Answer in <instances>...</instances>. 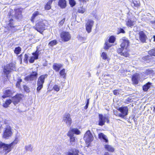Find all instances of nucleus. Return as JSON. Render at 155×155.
I'll return each instance as SVG.
<instances>
[{
  "mask_svg": "<svg viewBox=\"0 0 155 155\" xmlns=\"http://www.w3.org/2000/svg\"><path fill=\"white\" fill-rule=\"evenodd\" d=\"M101 56L104 60H106L107 58V54L104 52L102 53Z\"/></svg>",
  "mask_w": 155,
  "mask_h": 155,
  "instance_id": "obj_42",
  "label": "nucleus"
},
{
  "mask_svg": "<svg viewBox=\"0 0 155 155\" xmlns=\"http://www.w3.org/2000/svg\"><path fill=\"white\" fill-rule=\"evenodd\" d=\"M1 126L0 127V128H1Z\"/></svg>",
  "mask_w": 155,
  "mask_h": 155,
  "instance_id": "obj_60",
  "label": "nucleus"
},
{
  "mask_svg": "<svg viewBox=\"0 0 155 155\" xmlns=\"http://www.w3.org/2000/svg\"><path fill=\"white\" fill-rule=\"evenodd\" d=\"M63 120L66 124L70 126L72 124V119L70 114H66L63 117Z\"/></svg>",
  "mask_w": 155,
  "mask_h": 155,
  "instance_id": "obj_14",
  "label": "nucleus"
},
{
  "mask_svg": "<svg viewBox=\"0 0 155 155\" xmlns=\"http://www.w3.org/2000/svg\"><path fill=\"white\" fill-rule=\"evenodd\" d=\"M28 56L26 54H25L24 55V61L26 63H28Z\"/></svg>",
  "mask_w": 155,
  "mask_h": 155,
  "instance_id": "obj_46",
  "label": "nucleus"
},
{
  "mask_svg": "<svg viewBox=\"0 0 155 155\" xmlns=\"http://www.w3.org/2000/svg\"><path fill=\"white\" fill-rule=\"evenodd\" d=\"M89 0H79V1L80 3H85L87 2H88Z\"/></svg>",
  "mask_w": 155,
  "mask_h": 155,
  "instance_id": "obj_53",
  "label": "nucleus"
},
{
  "mask_svg": "<svg viewBox=\"0 0 155 155\" xmlns=\"http://www.w3.org/2000/svg\"><path fill=\"white\" fill-rule=\"evenodd\" d=\"M153 112H155V106H153Z\"/></svg>",
  "mask_w": 155,
  "mask_h": 155,
  "instance_id": "obj_58",
  "label": "nucleus"
},
{
  "mask_svg": "<svg viewBox=\"0 0 155 155\" xmlns=\"http://www.w3.org/2000/svg\"><path fill=\"white\" fill-rule=\"evenodd\" d=\"M151 23L152 24H154L155 25V20H154V21H151Z\"/></svg>",
  "mask_w": 155,
  "mask_h": 155,
  "instance_id": "obj_57",
  "label": "nucleus"
},
{
  "mask_svg": "<svg viewBox=\"0 0 155 155\" xmlns=\"http://www.w3.org/2000/svg\"><path fill=\"white\" fill-rule=\"evenodd\" d=\"M38 75L37 71H32L31 73L28 76L26 77L24 79L26 81H33L37 78Z\"/></svg>",
  "mask_w": 155,
  "mask_h": 155,
  "instance_id": "obj_11",
  "label": "nucleus"
},
{
  "mask_svg": "<svg viewBox=\"0 0 155 155\" xmlns=\"http://www.w3.org/2000/svg\"><path fill=\"white\" fill-rule=\"evenodd\" d=\"M52 89L55 91L58 92L60 90V87L58 85L55 84L53 86Z\"/></svg>",
  "mask_w": 155,
  "mask_h": 155,
  "instance_id": "obj_41",
  "label": "nucleus"
},
{
  "mask_svg": "<svg viewBox=\"0 0 155 155\" xmlns=\"http://www.w3.org/2000/svg\"><path fill=\"white\" fill-rule=\"evenodd\" d=\"M18 142L17 138H15L14 140L9 144L5 143L2 142H0V149H3V151L5 154H7L12 151L13 148V145L16 144Z\"/></svg>",
  "mask_w": 155,
  "mask_h": 155,
  "instance_id": "obj_2",
  "label": "nucleus"
},
{
  "mask_svg": "<svg viewBox=\"0 0 155 155\" xmlns=\"http://www.w3.org/2000/svg\"><path fill=\"white\" fill-rule=\"evenodd\" d=\"M68 132L70 133H72V134H75L76 135H79L81 133L80 131L77 128L71 129H70Z\"/></svg>",
  "mask_w": 155,
  "mask_h": 155,
  "instance_id": "obj_22",
  "label": "nucleus"
},
{
  "mask_svg": "<svg viewBox=\"0 0 155 155\" xmlns=\"http://www.w3.org/2000/svg\"><path fill=\"white\" fill-rule=\"evenodd\" d=\"M104 148L106 150L110 152H114L115 150L114 147L109 144H105L104 146Z\"/></svg>",
  "mask_w": 155,
  "mask_h": 155,
  "instance_id": "obj_21",
  "label": "nucleus"
},
{
  "mask_svg": "<svg viewBox=\"0 0 155 155\" xmlns=\"http://www.w3.org/2000/svg\"><path fill=\"white\" fill-rule=\"evenodd\" d=\"M8 25L11 28H15V26L14 25V21L13 19H10L9 21V23L8 24Z\"/></svg>",
  "mask_w": 155,
  "mask_h": 155,
  "instance_id": "obj_34",
  "label": "nucleus"
},
{
  "mask_svg": "<svg viewBox=\"0 0 155 155\" xmlns=\"http://www.w3.org/2000/svg\"><path fill=\"white\" fill-rule=\"evenodd\" d=\"M24 97L23 94L21 93H17L12 98V102L15 105H16L22 100Z\"/></svg>",
  "mask_w": 155,
  "mask_h": 155,
  "instance_id": "obj_8",
  "label": "nucleus"
},
{
  "mask_svg": "<svg viewBox=\"0 0 155 155\" xmlns=\"http://www.w3.org/2000/svg\"><path fill=\"white\" fill-rule=\"evenodd\" d=\"M139 35V39L142 43L146 42L147 38V36L143 31H140L138 33Z\"/></svg>",
  "mask_w": 155,
  "mask_h": 155,
  "instance_id": "obj_16",
  "label": "nucleus"
},
{
  "mask_svg": "<svg viewBox=\"0 0 155 155\" xmlns=\"http://www.w3.org/2000/svg\"><path fill=\"white\" fill-rule=\"evenodd\" d=\"M94 138L93 135L90 130L87 131L84 135V139L86 143L87 144V147L90 146L91 143L93 141Z\"/></svg>",
  "mask_w": 155,
  "mask_h": 155,
  "instance_id": "obj_6",
  "label": "nucleus"
},
{
  "mask_svg": "<svg viewBox=\"0 0 155 155\" xmlns=\"http://www.w3.org/2000/svg\"><path fill=\"white\" fill-rule=\"evenodd\" d=\"M22 54H20V55H19L18 56V58H19L21 60V61L22 60Z\"/></svg>",
  "mask_w": 155,
  "mask_h": 155,
  "instance_id": "obj_55",
  "label": "nucleus"
},
{
  "mask_svg": "<svg viewBox=\"0 0 155 155\" xmlns=\"http://www.w3.org/2000/svg\"><path fill=\"white\" fill-rule=\"evenodd\" d=\"M40 14V13L38 11H35L32 14L30 20L32 23H34L35 22V18L37 16Z\"/></svg>",
  "mask_w": 155,
  "mask_h": 155,
  "instance_id": "obj_23",
  "label": "nucleus"
},
{
  "mask_svg": "<svg viewBox=\"0 0 155 155\" xmlns=\"http://www.w3.org/2000/svg\"><path fill=\"white\" fill-rule=\"evenodd\" d=\"M133 100L132 98L130 97H128L126 100V103L127 104H128L130 103L133 102Z\"/></svg>",
  "mask_w": 155,
  "mask_h": 155,
  "instance_id": "obj_49",
  "label": "nucleus"
},
{
  "mask_svg": "<svg viewBox=\"0 0 155 155\" xmlns=\"http://www.w3.org/2000/svg\"><path fill=\"white\" fill-rule=\"evenodd\" d=\"M152 84V83L148 82L146 84L144 85L142 87L143 90L145 92L147 91L150 88Z\"/></svg>",
  "mask_w": 155,
  "mask_h": 155,
  "instance_id": "obj_24",
  "label": "nucleus"
},
{
  "mask_svg": "<svg viewBox=\"0 0 155 155\" xmlns=\"http://www.w3.org/2000/svg\"><path fill=\"white\" fill-rule=\"evenodd\" d=\"M58 5L61 8H64L67 6L66 1L65 0H59Z\"/></svg>",
  "mask_w": 155,
  "mask_h": 155,
  "instance_id": "obj_20",
  "label": "nucleus"
},
{
  "mask_svg": "<svg viewBox=\"0 0 155 155\" xmlns=\"http://www.w3.org/2000/svg\"><path fill=\"white\" fill-rule=\"evenodd\" d=\"M153 72L152 70H150L149 69H147L145 72V74L147 75H148L152 74Z\"/></svg>",
  "mask_w": 155,
  "mask_h": 155,
  "instance_id": "obj_47",
  "label": "nucleus"
},
{
  "mask_svg": "<svg viewBox=\"0 0 155 155\" xmlns=\"http://www.w3.org/2000/svg\"><path fill=\"white\" fill-rule=\"evenodd\" d=\"M134 6L136 7H138L140 6V3H137V2H133Z\"/></svg>",
  "mask_w": 155,
  "mask_h": 155,
  "instance_id": "obj_52",
  "label": "nucleus"
},
{
  "mask_svg": "<svg viewBox=\"0 0 155 155\" xmlns=\"http://www.w3.org/2000/svg\"><path fill=\"white\" fill-rule=\"evenodd\" d=\"M153 41H155V35H154L153 36Z\"/></svg>",
  "mask_w": 155,
  "mask_h": 155,
  "instance_id": "obj_59",
  "label": "nucleus"
},
{
  "mask_svg": "<svg viewBox=\"0 0 155 155\" xmlns=\"http://www.w3.org/2000/svg\"><path fill=\"white\" fill-rule=\"evenodd\" d=\"M71 150L72 152H68L67 155H79V150L77 149H71Z\"/></svg>",
  "mask_w": 155,
  "mask_h": 155,
  "instance_id": "obj_26",
  "label": "nucleus"
},
{
  "mask_svg": "<svg viewBox=\"0 0 155 155\" xmlns=\"http://www.w3.org/2000/svg\"><path fill=\"white\" fill-rule=\"evenodd\" d=\"M35 60H36V59L33 56H31L29 60V61L30 63H32L34 62Z\"/></svg>",
  "mask_w": 155,
  "mask_h": 155,
  "instance_id": "obj_48",
  "label": "nucleus"
},
{
  "mask_svg": "<svg viewBox=\"0 0 155 155\" xmlns=\"http://www.w3.org/2000/svg\"><path fill=\"white\" fill-rule=\"evenodd\" d=\"M98 138L100 140H103L106 143L108 142V140L107 136L103 133H101L98 134Z\"/></svg>",
  "mask_w": 155,
  "mask_h": 155,
  "instance_id": "obj_18",
  "label": "nucleus"
},
{
  "mask_svg": "<svg viewBox=\"0 0 155 155\" xmlns=\"http://www.w3.org/2000/svg\"><path fill=\"white\" fill-rule=\"evenodd\" d=\"M117 91L118 90H114L113 91L114 94L115 95H117Z\"/></svg>",
  "mask_w": 155,
  "mask_h": 155,
  "instance_id": "obj_54",
  "label": "nucleus"
},
{
  "mask_svg": "<svg viewBox=\"0 0 155 155\" xmlns=\"http://www.w3.org/2000/svg\"><path fill=\"white\" fill-rule=\"evenodd\" d=\"M99 120L98 124L100 126H103L105 124L106 121L107 123L110 122L109 117L108 116H104L102 114L98 115Z\"/></svg>",
  "mask_w": 155,
  "mask_h": 155,
  "instance_id": "obj_9",
  "label": "nucleus"
},
{
  "mask_svg": "<svg viewBox=\"0 0 155 155\" xmlns=\"http://www.w3.org/2000/svg\"><path fill=\"white\" fill-rule=\"evenodd\" d=\"M60 37L64 42H67L71 40V36L69 32L63 31L60 33Z\"/></svg>",
  "mask_w": 155,
  "mask_h": 155,
  "instance_id": "obj_7",
  "label": "nucleus"
},
{
  "mask_svg": "<svg viewBox=\"0 0 155 155\" xmlns=\"http://www.w3.org/2000/svg\"><path fill=\"white\" fill-rule=\"evenodd\" d=\"M15 18L17 19H18L22 18V12L19 10H16L15 15Z\"/></svg>",
  "mask_w": 155,
  "mask_h": 155,
  "instance_id": "obj_25",
  "label": "nucleus"
},
{
  "mask_svg": "<svg viewBox=\"0 0 155 155\" xmlns=\"http://www.w3.org/2000/svg\"><path fill=\"white\" fill-rule=\"evenodd\" d=\"M12 102V100L10 99H8L6 100L5 102L3 104V106L5 108H7L9 105Z\"/></svg>",
  "mask_w": 155,
  "mask_h": 155,
  "instance_id": "obj_30",
  "label": "nucleus"
},
{
  "mask_svg": "<svg viewBox=\"0 0 155 155\" xmlns=\"http://www.w3.org/2000/svg\"><path fill=\"white\" fill-rule=\"evenodd\" d=\"M48 76V74H45L40 75L38 78L37 82V92H39L40 90L43 88V84L45 82V79Z\"/></svg>",
  "mask_w": 155,
  "mask_h": 155,
  "instance_id": "obj_4",
  "label": "nucleus"
},
{
  "mask_svg": "<svg viewBox=\"0 0 155 155\" xmlns=\"http://www.w3.org/2000/svg\"><path fill=\"white\" fill-rule=\"evenodd\" d=\"M134 21H132L130 19H128L126 21V25L129 27H132L134 25Z\"/></svg>",
  "mask_w": 155,
  "mask_h": 155,
  "instance_id": "obj_28",
  "label": "nucleus"
},
{
  "mask_svg": "<svg viewBox=\"0 0 155 155\" xmlns=\"http://www.w3.org/2000/svg\"><path fill=\"white\" fill-rule=\"evenodd\" d=\"M117 110L121 113L119 114V116L122 118H124L128 114V109L127 106L121 107Z\"/></svg>",
  "mask_w": 155,
  "mask_h": 155,
  "instance_id": "obj_10",
  "label": "nucleus"
},
{
  "mask_svg": "<svg viewBox=\"0 0 155 155\" xmlns=\"http://www.w3.org/2000/svg\"><path fill=\"white\" fill-rule=\"evenodd\" d=\"M39 51L37 48L35 51L32 53V54L33 55V57L35 59L37 60L39 58Z\"/></svg>",
  "mask_w": 155,
  "mask_h": 155,
  "instance_id": "obj_29",
  "label": "nucleus"
},
{
  "mask_svg": "<svg viewBox=\"0 0 155 155\" xmlns=\"http://www.w3.org/2000/svg\"><path fill=\"white\" fill-rule=\"evenodd\" d=\"M23 87L24 90L27 92L29 93L30 91V89L29 87L27 86L23 85Z\"/></svg>",
  "mask_w": 155,
  "mask_h": 155,
  "instance_id": "obj_44",
  "label": "nucleus"
},
{
  "mask_svg": "<svg viewBox=\"0 0 155 155\" xmlns=\"http://www.w3.org/2000/svg\"><path fill=\"white\" fill-rule=\"evenodd\" d=\"M148 54L151 56H155V48L149 50L148 51Z\"/></svg>",
  "mask_w": 155,
  "mask_h": 155,
  "instance_id": "obj_39",
  "label": "nucleus"
},
{
  "mask_svg": "<svg viewBox=\"0 0 155 155\" xmlns=\"http://www.w3.org/2000/svg\"><path fill=\"white\" fill-rule=\"evenodd\" d=\"M21 48L19 46H18L15 48L14 52L15 54H16L18 55L20 53L21 51Z\"/></svg>",
  "mask_w": 155,
  "mask_h": 155,
  "instance_id": "obj_38",
  "label": "nucleus"
},
{
  "mask_svg": "<svg viewBox=\"0 0 155 155\" xmlns=\"http://www.w3.org/2000/svg\"><path fill=\"white\" fill-rule=\"evenodd\" d=\"M104 155H111L108 152H105L104 153Z\"/></svg>",
  "mask_w": 155,
  "mask_h": 155,
  "instance_id": "obj_56",
  "label": "nucleus"
},
{
  "mask_svg": "<svg viewBox=\"0 0 155 155\" xmlns=\"http://www.w3.org/2000/svg\"><path fill=\"white\" fill-rule=\"evenodd\" d=\"M94 21L91 20H87L86 24V29L88 33H90L91 31L92 27L94 24Z\"/></svg>",
  "mask_w": 155,
  "mask_h": 155,
  "instance_id": "obj_12",
  "label": "nucleus"
},
{
  "mask_svg": "<svg viewBox=\"0 0 155 155\" xmlns=\"http://www.w3.org/2000/svg\"><path fill=\"white\" fill-rule=\"evenodd\" d=\"M65 18H64L63 19H62L59 22V26H62L65 21Z\"/></svg>",
  "mask_w": 155,
  "mask_h": 155,
  "instance_id": "obj_50",
  "label": "nucleus"
},
{
  "mask_svg": "<svg viewBox=\"0 0 155 155\" xmlns=\"http://www.w3.org/2000/svg\"><path fill=\"white\" fill-rule=\"evenodd\" d=\"M111 46L112 45L108 43L107 42H106L104 44V49L105 50H108Z\"/></svg>",
  "mask_w": 155,
  "mask_h": 155,
  "instance_id": "obj_40",
  "label": "nucleus"
},
{
  "mask_svg": "<svg viewBox=\"0 0 155 155\" xmlns=\"http://www.w3.org/2000/svg\"><path fill=\"white\" fill-rule=\"evenodd\" d=\"M45 20L41 18L39 19L36 21L35 26L33 28L35 30L42 34L45 29Z\"/></svg>",
  "mask_w": 155,
  "mask_h": 155,
  "instance_id": "obj_3",
  "label": "nucleus"
},
{
  "mask_svg": "<svg viewBox=\"0 0 155 155\" xmlns=\"http://www.w3.org/2000/svg\"><path fill=\"white\" fill-rule=\"evenodd\" d=\"M85 11V9L83 6L78 8L77 10V12L79 13L83 14Z\"/></svg>",
  "mask_w": 155,
  "mask_h": 155,
  "instance_id": "obj_35",
  "label": "nucleus"
},
{
  "mask_svg": "<svg viewBox=\"0 0 155 155\" xmlns=\"http://www.w3.org/2000/svg\"><path fill=\"white\" fill-rule=\"evenodd\" d=\"M116 40V38L114 35H111L108 40V42L111 43H114Z\"/></svg>",
  "mask_w": 155,
  "mask_h": 155,
  "instance_id": "obj_36",
  "label": "nucleus"
},
{
  "mask_svg": "<svg viewBox=\"0 0 155 155\" xmlns=\"http://www.w3.org/2000/svg\"><path fill=\"white\" fill-rule=\"evenodd\" d=\"M22 81V80L20 78H19L17 79V81L15 84V86L18 88H21V83Z\"/></svg>",
  "mask_w": 155,
  "mask_h": 155,
  "instance_id": "obj_37",
  "label": "nucleus"
},
{
  "mask_svg": "<svg viewBox=\"0 0 155 155\" xmlns=\"http://www.w3.org/2000/svg\"><path fill=\"white\" fill-rule=\"evenodd\" d=\"M130 41L127 38L124 37L120 45V48L117 49V52L121 56L128 57L130 55L129 49L128 47L130 45Z\"/></svg>",
  "mask_w": 155,
  "mask_h": 155,
  "instance_id": "obj_1",
  "label": "nucleus"
},
{
  "mask_svg": "<svg viewBox=\"0 0 155 155\" xmlns=\"http://www.w3.org/2000/svg\"><path fill=\"white\" fill-rule=\"evenodd\" d=\"M140 79L139 74L138 73H135L132 76L131 81L133 84L137 85L139 82V80Z\"/></svg>",
  "mask_w": 155,
  "mask_h": 155,
  "instance_id": "obj_13",
  "label": "nucleus"
},
{
  "mask_svg": "<svg viewBox=\"0 0 155 155\" xmlns=\"http://www.w3.org/2000/svg\"><path fill=\"white\" fill-rule=\"evenodd\" d=\"M59 74L60 76H61L63 78H65L66 76V73L65 71V69L64 68H63L61 70Z\"/></svg>",
  "mask_w": 155,
  "mask_h": 155,
  "instance_id": "obj_31",
  "label": "nucleus"
},
{
  "mask_svg": "<svg viewBox=\"0 0 155 155\" xmlns=\"http://www.w3.org/2000/svg\"><path fill=\"white\" fill-rule=\"evenodd\" d=\"M89 99H87V100L86 104L85 105V106L84 107V109H86L88 108L89 104Z\"/></svg>",
  "mask_w": 155,
  "mask_h": 155,
  "instance_id": "obj_51",
  "label": "nucleus"
},
{
  "mask_svg": "<svg viewBox=\"0 0 155 155\" xmlns=\"http://www.w3.org/2000/svg\"><path fill=\"white\" fill-rule=\"evenodd\" d=\"M67 136L70 137V142H74L75 141V137L74 136L73 134H72V133H70L68 132Z\"/></svg>",
  "mask_w": 155,
  "mask_h": 155,
  "instance_id": "obj_32",
  "label": "nucleus"
},
{
  "mask_svg": "<svg viewBox=\"0 0 155 155\" xmlns=\"http://www.w3.org/2000/svg\"><path fill=\"white\" fill-rule=\"evenodd\" d=\"M153 58L150 55H147L143 56L142 58V59L144 61L147 63H149L151 61V60Z\"/></svg>",
  "mask_w": 155,
  "mask_h": 155,
  "instance_id": "obj_27",
  "label": "nucleus"
},
{
  "mask_svg": "<svg viewBox=\"0 0 155 155\" xmlns=\"http://www.w3.org/2000/svg\"><path fill=\"white\" fill-rule=\"evenodd\" d=\"M12 134V129L11 127L8 125L5 127L3 131L2 137L5 139H8L11 137Z\"/></svg>",
  "mask_w": 155,
  "mask_h": 155,
  "instance_id": "obj_5",
  "label": "nucleus"
},
{
  "mask_svg": "<svg viewBox=\"0 0 155 155\" xmlns=\"http://www.w3.org/2000/svg\"><path fill=\"white\" fill-rule=\"evenodd\" d=\"M11 64H7L6 66H4L3 68V71L4 74L6 75V77H8V74L11 72Z\"/></svg>",
  "mask_w": 155,
  "mask_h": 155,
  "instance_id": "obj_15",
  "label": "nucleus"
},
{
  "mask_svg": "<svg viewBox=\"0 0 155 155\" xmlns=\"http://www.w3.org/2000/svg\"><path fill=\"white\" fill-rule=\"evenodd\" d=\"M69 3L72 7L74 6L76 4L74 0H69Z\"/></svg>",
  "mask_w": 155,
  "mask_h": 155,
  "instance_id": "obj_43",
  "label": "nucleus"
},
{
  "mask_svg": "<svg viewBox=\"0 0 155 155\" xmlns=\"http://www.w3.org/2000/svg\"><path fill=\"white\" fill-rule=\"evenodd\" d=\"M12 94V91L10 90H6L3 93V95L2 97L5 98L6 97H10Z\"/></svg>",
  "mask_w": 155,
  "mask_h": 155,
  "instance_id": "obj_19",
  "label": "nucleus"
},
{
  "mask_svg": "<svg viewBox=\"0 0 155 155\" xmlns=\"http://www.w3.org/2000/svg\"><path fill=\"white\" fill-rule=\"evenodd\" d=\"M63 67L62 64L56 63H54L52 65L53 69L56 72H58Z\"/></svg>",
  "mask_w": 155,
  "mask_h": 155,
  "instance_id": "obj_17",
  "label": "nucleus"
},
{
  "mask_svg": "<svg viewBox=\"0 0 155 155\" xmlns=\"http://www.w3.org/2000/svg\"><path fill=\"white\" fill-rule=\"evenodd\" d=\"M57 43V41L56 40H54L49 42L48 44V45L49 47H52L56 45Z\"/></svg>",
  "mask_w": 155,
  "mask_h": 155,
  "instance_id": "obj_33",
  "label": "nucleus"
},
{
  "mask_svg": "<svg viewBox=\"0 0 155 155\" xmlns=\"http://www.w3.org/2000/svg\"><path fill=\"white\" fill-rule=\"evenodd\" d=\"M125 32V31L122 28H120L118 29V31L117 33V34H119L120 33L124 34Z\"/></svg>",
  "mask_w": 155,
  "mask_h": 155,
  "instance_id": "obj_45",
  "label": "nucleus"
}]
</instances>
